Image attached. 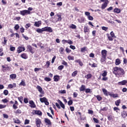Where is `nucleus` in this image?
<instances>
[{
  "label": "nucleus",
  "mask_w": 127,
  "mask_h": 127,
  "mask_svg": "<svg viewBox=\"0 0 127 127\" xmlns=\"http://www.w3.org/2000/svg\"><path fill=\"white\" fill-rule=\"evenodd\" d=\"M113 73L117 78H122L125 77L126 71L124 68L119 66H115L113 68Z\"/></svg>",
  "instance_id": "nucleus-1"
},
{
  "label": "nucleus",
  "mask_w": 127,
  "mask_h": 127,
  "mask_svg": "<svg viewBox=\"0 0 127 127\" xmlns=\"http://www.w3.org/2000/svg\"><path fill=\"white\" fill-rule=\"evenodd\" d=\"M36 31L38 33H42L43 31H47V32H53V30L50 27H45L42 29H37Z\"/></svg>",
  "instance_id": "nucleus-2"
},
{
  "label": "nucleus",
  "mask_w": 127,
  "mask_h": 127,
  "mask_svg": "<svg viewBox=\"0 0 127 127\" xmlns=\"http://www.w3.org/2000/svg\"><path fill=\"white\" fill-rule=\"evenodd\" d=\"M2 71L4 73H5V72H9L10 71L11 67L7 64H4V65H2Z\"/></svg>",
  "instance_id": "nucleus-3"
},
{
  "label": "nucleus",
  "mask_w": 127,
  "mask_h": 127,
  "mask_svg": "<svg viewBox=\"0 0 127 127\" xmlns=\"http://www.w3.org/2000/svg\"><path fill=\"white\" fill-rule=\"evenodd\" d=\"M40 101L41 103H44L45 105L46 106H48L49 105V102H48V100L46 97H43V98H41L40 99Z\"/></svg>",
  "instance_id": "nucleus-4"
},
{
  "label": "nucleus",
  "mask_w": 127,
  "mask_h": 127,
  "mask_svg": "<svg viewBox=\"0 0 127 127\" xmlns=\"http://www.w3.org/2000/svg\"><path fill=\"white\" fill-rule=\"evenodd\" d=\"M20 14L21 15H22L23 16H24V15H26V14H30L31 12L29 10H23L22 11H20Z\"/></svg>",
  "instance_id": "nucleus-5"
},
{
  "label": "nucleus",
  "mask_w": 127,
  "mask_h": 127,
  "mask_svg": "<svg viewBox=\"0 0 127 127\" xmlns=\"http://www.w3.org/2000/svg\"><path fill=\"white\" fill-rule=\"evenodd\" d=\"M91 13L90 12L86 11L85 12V15L87 16V18L89 20H94V18L93 16L90 15Z\"/></svg>",
  "instance_id": "nucleus-6"
},
{
  "label": "nucleus",
  "mask_w": 127,
  "mask_h": 127,
  "mask_svg": "<svg viewBox=\"0 0 127 127\" xmlns=\"http://www.w3.org/2000/svg\"><path fill=\"white\" fill-rule=\"evenodd\" d=\"M27 50H28L29 52L32 53V54H33L35 52V51L33 50V48H32V47L30 46V45H28L27 46Z\"/></svg>",
  "instance_id": "nucleus-7"
},
{
  "label": "nucleus",
  "mask_w": 127,
  "mask_h": 127,
  "mask_svg": "<svg viewBox=\"0 0 127 127\" xmlns=\"http://www.w3.org/2000/svg\"><path fill=\"white\" fill-rule=\"evenodd\" d=\"M22 51H25V47L19 46L17 49V53H18V54H19V53H21V52H22Z\"/></svg>",
  "instance_id": "nucleus-8"
},
{
  "label": "nucleus",
  "mask_w": 127,
  "mask_h": 127,
  "mask_svg": "<svg viewBox=\"0 0 127 127\" xmlns=\"http://www.w3.org/2000/svg\"><path fill=\"white\" fill-rule=\"evenodd\" d=\"M36 89H37L38 91H39V93L40 94H42V95H44V91H43V89H42V87L39 85H37L36 87Z\"/></svg>",
  "instance_id": "nucleus-9"
},
{
  "label": "nucleus",
  "mask_w": 127,
  "mask_h": 127,
  "mask_svg": "<svg viewBox=\"0 0 127 127\" xmlns=\"http://www.w3.org/2000/svg\"><path fill=\"white\" fill-rule=\"evenodd\" d=\"M33 115H37V116H42V112L40 110H34Z\"/></svg>",
  "instance_id": "nucleus-10"
},
{
  "label": "nucleus",
  "mask_w": 127,
  "mask_h": 127,
  "mask_svg": "<svg viewBox=\"0 0 127 127\" xmlns=\"http://www.w3.org/2000/svg\"><path fill=\"white\" fill-rule=\"evenodd\" d=\"M109 4V0L105 1V2L102 4L101 8L102 9H105L106 7L108 6V4Z\"/></svg>",
  "instance_id": "nucleus-11"
},
{
  "label": "nucleus",
  "mask_w": 127,
  "mask_h": 127,
  "mask_svg": "<svg viewBox=\"0 0 127 127\" xmlns=\"http://www.w3.org/2000/svg\"><path fill=\"white\" fill-rule=\"evenodd\" d=\"M13 88H16V83H13L12 84H8L7 89H13Z\"/></svg>",
  "instance_id": "nucleus-12"
},
{
  "label": "nucleus",
  "mask_w": 127,
  "mask_h": 127,
  "mask_svg": "<svg viewBox=\"0 0 127 127\" xmlns=\"http://www.w3.org/2000/svg\"><path fill=\"white\" fill-rule=\"evenodd\" d=\"M107 53H108V51L106 50H103L101 51V57H105L107 58Z\"/></svg>",
  "instance_id": "nucleus-13"
},
{
  "label": "nucleus",
  "mask_w": 127,
  "mask_h": 127,
  "mask_svg": "<svg viewBox=\"0 0 127 127\" xmlns=\"http://www.w3.org/2000/svg\"><path fill=\"white\" fill-rule=\"evenodd\" d=\"M36 125L37 127H40V125H41V120L38 118L36 119Z\"/></svg>",
  "instance_id": "nucleus-14"
},
{
  "label": "nucleus",
  "mask_w": 127,
  "mask_h": 127,
  "mask_svg": "<svg viewBox=\"0 0 127 127\" xmlns=\"http://www.w3.org/2000/svg\"><path fill=\"white\" fill-rule=\"evenodd\" d=\"M126 84H127V80H124L122 81L118 82V85H119L120 86H124L126 85Z\"/></svg>",
  "instance_id": "nucleus-15"
},
{
  "label": "nucleus",
  "mask_w": 127,
  "mask_h": 127,
  "mask_svg": "<svg viewBox=\"0 0 127 127\" xmlns=\"http://www.w3.org/2000/svg\"><path fill=\"white\" fill-rule=\"evenodd\" d=\"M108 95L110 97H112V98H119V95L118 94H112V93L109 92Z\"/></svg>",
  "instance_id": "nucleus-16"
},
{
  "label": "nucleus",
  "mask_w": 127,
  "mask_h": 127,
  "mask_svg": "<svg viewBox=\"0 0 127 127\" xmlns=\"http://www.w3.org/2000/svg\"><path fill=\"white\" fill-rule=\"evenodd\" d=\"M29 103L31 105L30 106L31 108H36V105H35V103H34V102L33 100L29 101Z\"/></svg>",
  "instance_id": "nucleus-17"
},
{
  "label": "nucleus",
  "mask_w": 127,
  "mask_h": 127,
  "mask_svg": "<svg viewBox=\"0 0 127 127\" xmlns=\"http://www.w3.org/2000/svg\"><path fill=\"white\" fill-rule=\"evenodd\" d=\"M19 104L18 102H17V101L15 100V103L13 105V109L14 110H16V109H17L18 107H17V106H18Z\"/></svg>",
  "instance_id": "nucleus-18"
},
{
  "label": "nucleus",
  "mask_w": 127,
  "mask_h": 127,
  "mask_svg": "<svg viewBox=\"0 0 127 127\" xmlns=\"http://www.w3.org/2000/svg\"><path fill=\"white\" fill-rule=\"evenodd\" d=\"M86 90V85L82 84L81 87L79 88L80 92H83V91H85Z\"/></svg>",
  "instance_id": "nucleus-19"
},
{
  "label": "nucleus",
  "mask_w": 127,
  "mask_h": 127,
  "mask_svg": "<svg viewBox=\"0 0 127 127\" xmlns=\"http://www.w3.org/2000/svg\"><path fill=\"white\" fill-rule=\"evenodd\" d=\"M34 26H36V27H39L40 25H41V21H38L35 22L34 23Z\"/></svg>",
  "instance_id": "nucleus-20"
},
{
  "label": "nucleus",
  "mask_w": 127,
  "mask_h": 127,
  "mask_svg": "<svg viewBox=\"0 0 127 127\" xmlns=\"http://www.w3.org/2000/svg\"><path fill=\"white\" fill-rule=\"evenodd\" d=\"M106 35L109 41H113L114 40V37H112V36H110L109 33H107Z\"/></svg>",
  "instance_id": "nucleus-21"
},
{
  "label": "nucleus",
  "mask_w": 127,
  "mask_h": 127,
  "mask_svg": "<svg viewBox=\"0 0 127 127\" xmlns=\"http://www.w3.org/2000/svg\"><path fill=\"white\" fill-rule=\"evenodd\" d=\"M45 123L47 124L48 126H51V125H52L51 121L48 118L45 119Z\"/></svg>",
  "instance_id": "nucleus-22"
},
{
  "label": "nucleus",
  "mask_w": 127,
  "mask_h": 127,
  "mask_svg": "<svg viewBox=\"0 0 127 127\" xmlns=\"http://www.w3.org/2000/svg\"><path fill=\"white\" fill-rule=\"evenodd\" d=\"M20 57L23 59H27L28 58V56H27V54L26 53H23L20 55Z\"/></svg>",
  "instance_id": "nucleus-23"
},
{
  "label": "nucleus",
  "mask_w": 127,
  "mask_h": 127,
  "mask_svg": "<svg viewBox=\"0 0 127 127\" xmlns=\"http://www.w3.org/2000/svg\"><path fill=\"white\" fill-rule=\"evenodd\" d=\"M58 103L60 104L61 107L64 109H65V105H64V104H63V102H62V101H61L60 100H58Z\"/></svg>",
  "instance_id": "nucleus-24"
},
{
  "label": "nucleus",
  "mask_w": 127,
  "mask_h": 127,
  "mask_svg": "<svg viewBox=\"0 0 127 127\" xmlns=\"http://www.w3.org/2000/svg\"><path fill=\"white\" fill-rule=\"evenodd\" d=\"M57 16H58V19L56 20V22H58V21H61L62 20V17L61 14H57Z\"/></svg>",
  "instance_id": "nucleus-25"
},
{
  "label": "nucleus",
  "mask_w": 127,
  "mask_h": 127,
  "mask_svg": "<svg viewBox=\"0 0 127 127\" xmlns=\"http://www.w3.org/2000/svg\"><path fill=\"white\" fill-rule=\"evenodd\" d=\"M126 115H127V111L124 110L121 112V117H122L123 119H126Z\"/></svg>",
  "instance_id": "nucleus-26"
},
{
  "label": "nucleus",
  "mask_w": 127,
  "mask_h": 127,
  "mask_svg": "<svg viewBox=\"0 0 127 127\" xmlns=\"http://www.w3.org/2000/svg\"><path fill=\"white\" fill-rule=\"evenodd\" d=\"M60 79V76H59V75H55L54 76V80L55 81V82H58Z\"/></svg>",
  "instance_id": "nucleus-27"
},
{
  "label": "nucleus",
  "mask_w": 127,
  "mask_h": 127,
  "mask_svg": "<svg viewBox=\"0 0 127 127\" xmlns=\"http://www.w3.org/2000/svg\"><path fill=\"white\" fill-rule=\"evenodd\" d=\"M84 32L85 33H87V32L88 33H90V29H89V28L88 27V26H84Z\"/></svg>",
  "instance_id": "nucleus-28"
},
{
  "label": "nucleus",
  "mask_w": 127,
  "mask_h": 127,
  "mask_svg": "<svg viewBox=\"0 0 127 127\" xmlns=\"http://www.w3.org/2000/svg\"><path fill=\"white\" fill-rule=\"evenodd\" d=\"M121 63H122V62H121V60H120V59H117L116 60L115 65H116V66L120 65V64H121Z\"/></svg>",
  "instance_id": "nucleus-29"
},
{
  "label": "nucleus",
  "mask_w": 127,
  "mask_h": 127,
  "mask_svg": "<svg viewBox=\"0 0 127 127\" xmlns=\"http://www.w3.org/2000/svg\"><path fill=\"white\" fill-rule=\"evenodd\" d=\"M87 50H88V48H87V47H83V48H81L80 49V51L82 53H84L85 51H87Z\"/></svg>",
  "instance_id": "nucleus-30"
},
{
  "label": "nucleus",
  "mask_w": 127,
  "mask_h": 127,
  "mask_svg": "<svg viewBox=\"0 0 127 127\" xmlns=\"http://www.w3.org/2000/svg\"><path fill=\"white\" fill-rule=\"evenodd\" d=\"M19 86H23V87H25V86H26L25 81H24V80H22L21 82L19 83Z\"/></svg>",
  "instance_id": "nucleus-31"
},
{
  "label": "nucleus",
  "mask_w": 127,
  "mask_h": 127,
  "mask_svg": "<svg viewBox=\"0 0 127 127\" xmlns=\"http://www.w3.org/2000/svg\"><path fill=\"white\" fill-rule=\"evenodd\" d=\"M114 12L115 13H121V9L119 8H116L114 9Z\"/></svg>",
  "instance_id": "nucleus-32"
},
{
  "label": "nucleus",
  "mask_w": 127,
  "mask_h": 127,
  "mask_svg": "<svg viewBox=\"0 0 127 127\" xmlns=\"http://www.w3.org/2000/svg\"><path fill=\"white\" fill-rule=\"evenodd\" d=\"M16 78V74L13 73L10 75V79H15Z\"/></svg>",
  "instance_id": "nucleus-33"
},
{
  "label": "nucleus",
  "mask_w": 127,
  "mask_h": 127,
  "mask_svg": "<svg viewBox=\"0 0 127 127\" xmlns=\"http://www.w3.org/2000/svg\"><path fill=\"white\" fill-rule=\"evenodd\" d=\"M102 91L103 92V93L104 94V95H105V96H108V94H109V93H108V90L105 88H103L102 89Z\"/></svg>",
  "instance_id": "nucleus-34"
},
{
  "label": "nucleus",
  "mask_w": 127,
  "mask_h": 127,
  "mask_svg": "<svg viewBox=\"0 0 127 127\" xmlns=\"http://www.w3.org/2000/svg\"><path fill=\"white\" fill-rule=\"evenodd\" d=\"M85 78L86 79H91L92 78V74L91 73H88L86 75H85Z\"/></svg>",
  "instance_id": "nucleus-35"
},
{
  "label": "nucleus",
  "mask_w": 127,
  "mask_h": 127,
  "mask_svg": "<svg viewBox=\"0 0 127 127\" xmlns=\"http://www.w3.org/2000/svg\"><path fill=\"white\" fill-rule=\"evenodd\" d=\"M106 60H107V58L101 57L100 61L102 63H104V62H106Z\"/></svg>",
  "instance_id": "nucleus-36"
},
{
  "label": "nucleus",
  "mask_w": 127,
  "mask_h": 127,
  "mask_svg": "<svg viewBox=\"0 0 127 127\" xmlns=\"http://www.w3.org/2000/svg\"><path fill=\"white\" fill-rule=\"evenodd\" d=\"M121 103V99H119L115 101V105L117 107H119L120 106V104Z\"/></svg>",
  "instance_id": "nucleus-37"
},
{
  "label": "nucleus",
  "mask_w": 127,
  "mask_h": 127,
  "mask_svg": "<svg viewBox=\"0 0 127 127\" xmlns=\"http://www.w3.org/2000/svg\"><path fill=\"white\" fill-rule=\"evenodd\" d=\"M22 113L21 112V110L20 109H17L16 111H14V114H18V115H20Z\"/></svg>",
  "instance_id": "nucleus-38"
},
{
  "label": "nucleus",
  "mask_w": 127,
  "mask_h": 127,
  "mask_svg": "<svg viewBox=\"0 0 127 127\" xmlns=\"http://www.w3.org/2000/svg\"><path fill=\"white\" fill-rule=\"evenodd\" d=\"M69 28H71V29H76V28H77V26L73 24H71L69 26Z\"/></svg>",
  "instance_id": "nucleus-39"
},
{
  "label": "nucleus",
  "mask_w": 127,
  "mask_h": 127,
  "mask_svg": "<svg viewBox=\"0 0 127 127\" xmlns=\"http://www.w3.org/2000/svg\"><path fill=\"white\" fill-rule=\"evenodd\" d=\"M77 74H78V70H75L72 73L71 76L72 77H76Z\"/></svg>",
  "instance_id": "nucleus-40"
},
{
  "label": "nucleus",
  "mask_w": 127,
  "mask_h": 127,
  "mask_svg": "<svg viewBox=\"0 0 127 127\" xmlns=\"http://www.w3.org/2000/svg\"><path fill=\"white\" fill-rule=\"evenodd\" d=\"M18 100L21 103V104H22V101H23V97L20 96L19 97H18Z\"/></svg>",
  "instance_id": "nucleus-41"
},
{
  "label": "nucleus",
  "mask_w": 127,
  "mask_h": 127,
  "mask_svg": "<svg viewBox=\"0 0 127 127\" xmlns=\"http://www.w3.org/2000/svg\"><path fill=\"white\" fill-rule=\"evenodd\" d=\"M14 124H21V122H20V120L19 119H14Z\"/></svg>",
  "instance_id": "nucleus-42"
},
{
  "label": "nucleus",
  "mask_w": 127,
  "mask_h": 127,
  "mask_svg": "<svg viewBox=\"0 0 127 127\" xmlns=\"http://www.w3.org/2000/svg\"><path fill=\"white\" fill-rule=\"evenodd\" d=\"M58 70H60V71H62V70H63V69H64V65H61L59 66V67H58Z\"/></svg>",
  "instance_id": "nucleus-43"
},
{
  "label": "nucleus",
  "mask_w": 127,
  "mask_h": 127,
  "mask_svg": "<svg viewBox=\"0 0 127 127\" xmlns=\"http://www.w3.org/2000/svg\"><path fill=\"white\" fill-rule=\"evenodd\" d=\"M96 98H97V99L100 101H102V99H103V98H102V97H101V95H98L96 96Z\"/></svg>",
  "instance_id": "nucleus-44"
},
{
  "label": "nucleus",
  "mask_w": 127,
  "mask_h": 127,
  "mask_svg": "<svg viewBox=\"0 0 127 127\" xmlns=\"http://www.w3.org/2000/svg\"><path fill=\"white\" fill-rule=\"evenodd\" d=\"M107 75H108V72H107V71L104 70V72L102 74V77H106Z\"/></svg>",
  "instance_id": "nucleus-45"
},
{
  "label": "nucleus",
  "mask_w": 127,
  "mask_h": 127,
  "mask_svg": "<svg viewBox=\"0 0 127 127\" xmlns=\"http://www.w3.org/2000/svg\"><path fill=\"white\" fill-rule=\"evenodd\" d=\"M52 79L49 78V77H45L44 78V80L46 81V82H50L51 81Z\"/></svg>",
  "instance_id": "nucleus-46"
},
{
  "label": "nucleus",
  "mask_w": 127,
  "mask_h": 127,
  "mask_svg": "<svg viewBox=\"0 0 127 127\" xmlns=\"http://www.w3.org/2000/svg\"><path fill=\"white\" fill-rule=\"evenodd\" d=\"M110 36H112V37H114V38H117V37L116 35H115V33L113 31L111 32L110 33Z\"/></svg>",
  "instance_id": "nucleus-47"
},
{
  "label": "nucleus",
  "mask_w": 127,
  "mask_h": 127,
  "mask_svg": "<svg viewBox=\"0 0 127 127\" xmlns=\"http://www.w3.org/2000/svg\"><path fill=\"white\" fill-rule=\"evenodd\" d=\"M85 93H92V91H91V89L90 88H85Z\"/></svg>",
  "instance_id": "nucleus-48"
},
{
  "label": "nucleus",
  "mask_w": 127,
  "mask_h": 127,
  "mask_svg": "<svg viewBox=\"0 0 127 127\" xmlns=\"http://www.w3.org/2000/svg\"><path fill=\"white\" fill-rule=\"evenodd\" d=\"M3 94L5 95V96H7L8 95V90H4L3 91Z\"/></svg>",
  "instance_id": "nucleus-49"
},
{
  "label": "nucleus",
  "mask_w": 127,
  "mask_h": 127,
  "mask_svg": "<svg viewBox=\"0 0 127 127\" xmlns=\"http://www.w3.org/2000/svg\"><path fill=\"white\" fill-rule=\"evenodd\" d=\"M4 41L2 42V44L4 45H6V43L7 42V40L5 39V37H3Z\"/></svg>",
  "instance_id": "nucleus-50"
},
{
  "label": "nucleus",
  "mask_w": 127,
  "mask_h": 127,
  "mask_svg": "<svg viewBox=\"0 0 127 127\" xmlns=\"http://www.w3.org/2000/svg\"><path fill=\"white\" fill-rule=\"evenodd\" d=\"M102 30H104L105 31H107V30H108V29H109V28H108V27L102 26Z\"/></svg>",
  "instance_id": "nucleus-51"
},
{
  "label": "nucleus",
  "mask_w": 127,
  "mask_h": 127,
  "mask_svg": "<svg viewBox=\"0 0 127 127\" xmlns=\"http://www.w3.org/2000/svg\"><path fill=\"white\" fill-rule=\"evenodd\" d=\"M1 101L2 102V103H3L4 104H5V103H8V100H7V99H2L1 100Z\"/></svg>",
  "instance_id": "nucleus-52"
},
{
  "label": "nucleus",
  "mask_w": 127,
  "mask_h": 127,
  "mask_svg": "<svg viewBox=\"0 0 127 127\" xmlns=\"http://www.w3.org/2000/svg\"><path fill=\"white\" fill-rule=\"evenodd\" d=\"M67 104L68 106H71V105H73V101L72 100L68 101Z\"/></svg>",
  "instance_id": "nucleus-53"
},
{
  "label": "nucleus",
  "mask_w": 127,
  "mask_h": 127,
  "mask_svg": "<svg viewBox=\"0 0 127 127\" xmlns=\"http://www.w3.org/2000/svg\"><path fill=\"white\" fill-rule=\"evenodd\" d=\"M14 29H15V30H18V29H19V25L16 24L14 26Z\"/></svg>",
  "instance_id": "nucleus-54"
},
{
  "label": "nucleus",
  "mask_w": 127,
  "mask_h": 127,
  "mask_svg": "<svg viewBox=\"0 0 127 127\" xmlns=\"http://www.w3.org/2000/svg\"><path fill=\"white\" fill-rule=\"evenodd\" d=\"M67 59L68 60H74V57H72L71 56H68L67 57Z\"/></svg>",
  "instance_id": "nucleus-55"
},
{
  "label": "nucleus",
  "mask_w": 127,
  "mask_h": 127,
  "mask_svg": "<svg viewBox=\"0 0 127 127\" xmlns=\"http://www.w3.org/2000/svg\"><path fill=\"white\" fill-rule=\"evenodd\" d=\"M108 121H113V116L110 115L108 116Z\"/></svg>",
  "instance_id": "nucleus-56"
},
{
  "label": "nucleus",
  "mask_w": 127,
  "mask_h": 127,
  "mask_svg": "<svg viewBox=\"0 0 127 127\" xmlns=\"http://www.w3.org/2000/svg\"><path fill=\"white\" fill-rule=\"evenodd\" d=\"M4 108H6V105H2V104H0V109H4Z\"/></svg>",
  "instance_id": "nucleus-57"
},
{
  "label": "nucleus",
  "mask_w": 127,
  "mask_h": 127,
  "mask_svg": "<svg viewBox=\"0 0 127 127\" xmlns=\"http://www.w3.org/2000/svg\"><path fill=\"white\" fill-rule=\"evenodd\" d=\"M78 22H79L80 23H83V22H84V19L83 18H81L80 20L78 19Z\"/></svg>",
  "instance_id": "nucleus-58"
},
{
  "label": "nucleus",
  "mask_w": 127,
  "mask_h": 127,
  "mask_svg": "<svg viewBox=\"0 0 127 127\" xmlns=\"http://www.w3.org/2000/svg\"><path fill=\"white\" fill-rule=\"evenodd\" d=\"M24 103H25V104H27L28 103V99L27 98H25L24 99Z\"/></svg>",
  "instance_id": "nucleus-59"
},
{
  "label": "nucleus",
  "mask_w": 127,
  "mask_h": 127,
  "mask_svg": "<svg viewBox=\"0 0 127 127\" xmlns=\"http://www.w3.org/2000/svg\"><path fill=\"white\" fill-rule=\"evenodd\" d=\"M46 66H47V68H49V66H50V62L47 61L46 62Z\"/></svg>",
  "instance_id": "nucleus-60"
},
{
  "label": "nucleus",
  "mask_w": 127,
  "mask_h": 127,
  "mask_svg": "<svg viewBox=\"0 0 127 127\" xmlns=\"http://www.w3.org/2000/svg\"><path fill=\"white\" fill-rule=\"evenodd\" d=\"M30 121L29 120L26 119L25 120L24 125H28L29 124Z\"/></svg>",
  "instance_id": "nucleus-61"
},
{
  "label": "nucleus",
  "mask_w": 127,
  "mask_h": 127,
  "mask_svg": "<svg viewBox=\"0 0 127 127\" xmlns=\"http://www.w3.org/2000/svg\"><path fill=\"white\" fill-rule=\"evenodd\" d=\"M97 66H98V64H95V63L91 65V67H94V68L97 67Z\"/></svg>",
  "instance_id": "nucleus-62"
},
{
  "label": "nucleus",
  "mask_w": 127,
  "mask_h": 127,
  "mask_svg": "<svg viewBox=\"0 0 127 127\" xmlns=\"http://www.w3.org/2000/svg\"><path fill=\"white\" fill-rule=\"evenodd\" d=\"M10 51H15V47H10Z\"/></svg>",
  "instance_id": "nucleus-63"
},
{
  "label": "nucleus",
  "mask_w": 127,
  "mask_h": 127,
  "mask_svg": "<svg viewBox=\"0 0 127 127\" xmlns=\"http://www.w3.org/2000/svg\"><path fill=\"white\" fill-rule=\"evenodd\" d=\"M73 96V98H77L78 96V93H77V92H74Z\"/></svg>",
  "instance_id": "nucleus-64"
}]
</instances>
